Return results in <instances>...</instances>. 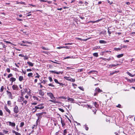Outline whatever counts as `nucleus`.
Wrapping results in <instances>:
<instances>
[{
    "instance_id": "32",
    "label": "nucleus",
    "mask_w": 135,
    "mask_h": 135,
    "mask_svg": "<svg viewBox=\"0 0 135 135\" xmlns=\"http://www.w3.org/2000/svg\"><path fill=\"white\" fill-rule=\"evenodd\" d=\"M127 73L128 75L131 77H133L134 76V75H132L129 72H127Z\"/></svg>"
},
{
    "instance_id": "15",
    "label": "nucleus",
    "mask_w": 135,
    "mask_h": 135,
    "mask_svg": "<svg viewBox=\"0 0 135 135\" xmlns=\"http://www.w3.org/2000/svg\"><path fill=\"white\" fill-rule=\"evenodd\" d=\"M16 79L13 77H11V78L9 80V81H11L12 83L13 82L15 81L16 80Z\"/></svg>"
},
{
    "instance_id": "35",
    "label": "nucleus",
    "mask_w": 135,
    "mask_h": 135,
    "mask_svg": "<svg viewBox=\"0 0 135 135\" xmlns=\"http://www.w3.org/2000/svg\"><path fill=\"white\" fill-rule=\"evenodd\" d=\"M4 89V87L3 86H2L0 89V92H2L3 91Z\"/></svg>"
},
{
    "instance_id": "46",
    "label": "nucleus",
    "mask_w": 135,
    "mask_h": 135,
    "mask_svg": "<svg viewBox=\"0 0 135 135\" xmlns=\"http://www.w3.org/2000/svg\"><path fill=\"white\" fill-rule=\"evenodd\" d=\"M48 78L50 82H51L53 81L51 77L49 76Z\"/></svg>"
},
{
    "instance_id": "59",
    "label": "nucleus",
    "mask_w": 135,
    "mask_h": 135,
    "mask_svg": "<svg viewBox=\"0 0 135 135\" xmlns=\"http://www.w3.org/2000/svg\"><path fill=\"white\" fill-rule=\"evenodd\" d=\"M6 70L7 72L8 73H10V70L9 68H8L6 69Z\"/></svg>"
},
{
    "instance_id": "49",
    "label": "nucleus",
    "mask_w": 135,
    "mask_h": 135,
    "mask_svg": "<svg viewBox=\"0 0 135 135\" xmlns=\"http://www.w3.org/2000/svg\"><path fill=\"white\" fill-rule=\"evenodd\" d=\"M116 107L119 108H122L121 105L119 104L117 105L116 106Z\"/></svg>"
},
{
    "instance_id": "23",
    "label": "nucleus",
    "mask_w": 135,
    "mask_h": 135,
    "mask_svg": "<svg viewBox=\"0 0 135 135\" xmlns=\"http://www.w3.org/2000/svg\"><path fill=\"white\" fill-rule=\"evenodd\" d=\"M0 44L2 45V46L3 48H4L5 49H6V47L7 46L5 45L2 42H0Z\"/></svg>"
},
{
    "instance_id": "18",
    "label": "nucleus",
    "mask_w": 135,
    "mask_h": 135,
    "mask_svg": "<svg viewBox=\"0 0 135 135\" xmlns=\"http://www.w3.org/2000/svg\"><path fill=\"white\" fill-rule=\"evenodd\" d=\"M99 42L101 44H105L107 43L106 41L104 40H100L99 41Z\"/></svg>"
},
{
    "instance_id": "33",
    "label": "nucleus",
    "mask_w": 135,
    "mask_h": 135,
    "mask_svg": "<svg viewBox=\"0 0 135 135\" xmlns=\"http://www.w3.org/2000/svg\"><path fill=\"white\" fill-rule=\"evenodd\" d=\"M41 48L43 50H49L50 49L48 48H46L44 46H42V47H41Z\"/></svg>"
},
{
    "instance_id": "55",
    "label": "nucleus",
    "mask_w": 135,
    "mask_h": 135,
    "mask_svg": "<svg viewBox=\"0 0 135 135\" xmlns=\"http://www.w3.org/2000/svg\"><path fill=\"white\" fill-rule=\"evenodd\" d=\"M41 52L42 53H44V54H47L48 52H47V51H41Z\"/></svg>"
},
{
    "instance_id": "30",
    "label": "nucleus",
    "mask_w": 135,
    "mask_h": 135,
    "mask_svg": "<svg viewBox=\"0 0 135 135\" xmlns=\"http://www.w3.org/2000/svg\"><path fill=\"white\" fill-rule=\"evenodd\" d=\"M7 104L9 106H11L12 104L11 101L10 100H8L7 101Z\"/></svg>"
},
{
    "instance_id": "47",
    "label": "nucleus",
    "mask_w": 135,
    "mask_h": 135,
    "mask_svg": "<svg viewBox=\"0 0 135 135\" xmlns=\"http://www.w3.org/2000/svg\"><path fill=\"white\" fill-rule=\"evenodd\" d=\"M59 84L61 85L62 86V87H64V85L65 86V84L64 83H59Z\"/></svg>"
},
{
    "instance_id": "22",
    "label": "nucleus",
    "mask_w": 135,
    "mask_h": 135,
    "mask_svg": "<svg viewBox=\"0 0 135 135\" xmlns=\"http://www.w3.org/2000/svg\"><path fill=\"white\" fill-rule=\"evenodd\" d=\"M61 123L62 124V127H64L65 125V123L64 121L63 120H62L61 118Z\"/></svg>"
},
{
    "instance_id": "8",
    "label": "nucleus",
    "mask_w": 135,
    "mask_h": 135,
    "mask_svg": "<svg viewBox=\"0 0 135 135\" xmlns=\"http://www.w3.org/2000/svg\"><path fill=\"white\" fill-rule=\"evenodd\" d=\"M43 113H39L38 114V119L37 120V122H38V120L40 121V120L42 118V116L43 115Z\"/></svg>"
},
{
    "instance_id": "1",
    "label": "nucleus",
    "mask_w": 135,
    "mask_h": 135,
    "mask_svg": "<svg viewBox=\"0 0 135 135\" xmlns=\"http://www.w3.org/2000/svg\"><path fill=\"white\" fill-rule=\"evenodd\" d=\"M47 95L51 99V100H49V101L53 103H58V102L56 101L55 98L52 93L51 92H47Z\"/></svg>"
},
{
    "instance_id": "13",
    "label": "nucleus",
    "mask_w": 135,
    "mask_h": 135,
    "mask_svg": "<svg viewBox=\"0 0 135 135\" xmlns=\"http://www.w3.org/2000/svg\"><path fill=\"white\" fill-rule=\"evenodd\" d=\"M69 102H71V103H74L75 101V100L74 99L70 98L69 97H68L67 98Z\"/></svg>"
},
{
    "instance_id": "19",
    "label": "nucleus",
    "mask_w": 135,
    "mask_h": 135,
    "mask_svg": "<svg viewBox=\"0 0 135 135\" xmlns=\"http://www.w3.org/2000/svg\"><path fill=\"white\" fill-rule=\"evenodd\" d=\"M126 79L130 83H132L133 81L134 80L133 79H128L127 78H126Z\"/></svg>"
},
{
    "instance_id": "24",
    "label": "nucleus",
    "mask_w": 135,
    "mask_h": 135,
    "mask_svg": "<svg viewBox=\"0 0 135 135\" xmlns=\"http://www.w3.org/2000/svg\"><path fill=\"white\" fill-rule=\"evenodd\" d=\"M37 124H38V122H37V121H36V124H34L33 125L32 127V129H34V128H36V127H37Z\"/></svg>"
},
{
    "instance_id": "10",
    "label": "nucleus",
    "mask_w": 135,
    "mask_h": 135,
    "mask_svg": "<svg viewBox=\"0 0 135 135\" xmlns=\"http://www.w3.org/2000/svg\"><path fill=\"white\" fill-rule=\"evenodd\" d=\"M12 88L13 90H18V87L16 85H13L12 86Z\"/></svg>"
},
{
    "instance_id": "63",
    "label": "nucleus",
    "mask_w": 135,
    "mask_h": 135,
    "mask_svg": "<svg viewBox=\"0 0 135 135\" xmlns=\"http://www.w3.org/2000/svg\"><path fill=\"white\" fill-rule=\"evenodd\" d=\"M22 99H21V97L20 98L18 99V102H21L22 101Z\"/></svg>"
},
{
    "instance_id": "36",
    "label": "nucleus",
    "mask_w": 135,
    "mask_h": 135,
    "mask_svg": "<svg viewBox=\"0 0 135 135\" xmlns=\"http://www.w3.org/2000/svg\"><path fill=\"white\" fill-rule=\"evenodd\" d=\"M95 72H97V71L95 70H93L90 71V72L88 73V74H90L92 73H95Z\"/></svg>"
},
{
    "instance_id": "42",
    "label": "nucleus",
    "mask_w": 135,
    "mask_h": 135,
    "mask_svg": "<svg viewBox=\"0 0 135 135\" xmlns=\"http://www.w3.org/2000/svg\"><path fill=\"white\" fill-rule=\"evenodd\" d=\"M36 74L37 75L35 77L36 78H39L40 76V75H39L37 73H36Z\"/></svg>"
},
{
    "instance_id": "38",
    "label": "nucleus",
    "mask_w": 135,
    "mask_h": 135,
    "mask_svg": "<svg viewBox=\"0 0 135 135\" xmlns=\"http://www.w3.org/2000/svg\"><path fill=\"white\" fill-rule=\"evenodd\" d=\"M93 55L95 57H97L98 56V53H94L93 54Z\"/></svg>"
},
{
    "instance_id": "31",
    "label": "nucleus",
    "mask_w": 135,
    "mask_h": 135,
    "mask_svg": "<svg viewBox=\"0 0 135 135\" xmlns=\"http://www.w3.org/2000/svg\"><path fill=\"white\" fill-rule=\"evenodd\" d=\"M33 73H30L28 74L27 76L29 77H33Z\"/></svg>"
},
{
    "instance_id": "25",
    "label": "nucleus",
    "mask_w": 135,
    "mask_h": 135,
    "mask_svg": "<svg viewBox=\"0 0 135 135\" xmlns=\"http://www.w3.org/2000/svg\"><path fill=\"white\" fill-rule=\"evenodd\" d=\"M119 72V71H114L112 73H111L110 74V75H113L117 73H118Z\"/></svg>"
},
{
    "instance_id": "62",
    "label": "nucleus",
    "mask_w": 135,
    "mask_h": 135,
    "mask_svg": "<svg viewBox=\"0 0 135 135\" xmlns=\"http://www.w3.org/2000/svg\"><path fill=\"white\" fill-rule=\"evenodd\" d=\"M83 69H78V71L80 72H81L83 71Z\"/></svg>"
},
{
    "instance_id": "56",
    "label": "nucleus",
    "mask_w": 135,
    "mask_h": 135,
    "mask_svg": "<svg viewBox=\"0 0 135 135\" xmlns=\"http://www.w3.org/2000/svg\"><path fill=\"white\" fill-rule=\"evenodd\" d=\"M20 4H23L24 5H26V3L25 2H24L21 1V2H20Z\"/></svg>"
},
{
    "instance_id": "57",
    "label": "nucleus",
    "mask_w": 135,
    "mask_h": 135,
    "mask_svg": "<svg viewBox=\"0 0 135 135\" xmlns=\"http://www.w3.org/2000/svg\"><path fill=\"white\" fill-rule=\"evenodd\" d=\"M71 80H70V81H71L72 82H74L75 81V80L74 79H73L71 78Z\"/></svg>"
},
{
    "instance_id": "37",
    "label": "nucleus",
    "mask_w": 135,
    "mask_h": 135,
    "mask_svg": "<svg viewBox=\"0 0 135 135\" xmlns=\"http://www.w3.org/2000/svg\"><path fill=\"white\" fill-rule=\"evenodd\" d=\"M47 82V80H44L41 82V83L44 84H46Z\"/></svg>"
},
{
    "instance_id": "41",
    "label": "nucleus",
    "mask_w": 135,
    "mask_h": 135,
    "mask_svg": "<svg viewBox=\"0 0 135 135\" xmlns=\"http://www.w3.org/2000/svg\"><path fill=\"white\" fill-rule=\"evenodd\" d=\"M28 88V89L29 91H27V93L28 94H30L31 93V90L30 89H29L28 88Z\"/></svg>"
},
{
    "instance_id": "43",
    "label": "nucleus",
    "mask_w": 135,
    "mask_h": 135,
    "mask_svg": "<svg viewBox=\"0 0 135 135\" xmlns=\"http://www.w3.org/2000/svg\"><path fill=\"white\" fill-rule=\"evenodd\" d=\"M13 76V75L12 74L10 73L8 74V76L7 77L8 78H9L10 77H12Z\"/></svg>"
},
{
    "instance_id": "64",
    "label": "nucleus",
    "mask_w": 135,
    "mask_h": 135,
    "mask_svg": "<svg viewBox=\"0 0 135 135\" xmlns=\"http://www.w3.org/2000/svg\"><path fill=\"white\" fill-rule=\"evenodd\" d=\"M63 48V46H60L58 47H57V49H61Z\"/></svg>"
},
{
    "instance_id": "53",
    "label": "nucleus",
    "mask_w": 135,
    "mask_h": 135,
    "mask_svg": "<svg viewBox=\"0 0 135 135\" xmlns=\"http://www.w3.org/2000/svg\"><path fill=\"white\" fill-rule=\"evenodd\" d=\"M73 44V43H65L64 44L65 45H72Z\"/></svg>"
},
{
    "instance_id": "54",
    "label": "nucleus",
    "mask_w": 135,
    "mask_h": 135,
    "mask_svg": "<svg viewBox=\"0 0 135 135\" xmlns=\"http://www.w3.org/2000/svg\"><path fill=\"white\" fill-rule=\"evenodd\" d=\"M37 104V103L36 102H35L33 103H31V105H36Z\"/></svg>"
},
{
    "instance_id": "39",
    "label": "nucleus",
    "mask_w": 135,
    "mask_h": 135,
    "mask_svg": "<svg viewBox=\"0 0 135 135\" xmlns=\"http://www.w3.org/2000/svg\"><path fill=\"white\" fill-rule=\"evenodd\" d=\"M67 133V130L66 129H65L64 130L63 133V135H66Z\"/></svg>"
},
{
    "instance_id": "26",
    "label": "nucleus",
    "mask_w": 135,
    "mask_h": 135,
    "mask_svg": "<svg viewBox=\"0 0 135 135\" xmlns=\"http://www.w3.org/2000/svg\"><path fill=\"white\" fill-rule=\"evenodd\" d=\"M23 79V77L22 76H20L19 77V80L20 81H21Z\"/></svg>"
},
{
    "instance_id": "45",
    "label": "nucleus",
    "mask_w": 135,
    "mask_h": 135,
    "mask_svg": "<svg viewBox=\"0 0 135 135\" xmlns=\"http://www.w3.org/2000/svg\"><path fill=\"white\" fill-rule=\"evenodd\" d=\"M54 81L55 83H56L57 84H59V82L58 81L57 79H54Z\"/></svg>"
},
{
    "instance_id": "6",
    "label": "nucleus",
    "mask_w": 135,
    "mask_h": 135,
    "mask_svg": "<svg viewBox=\"0 0 135 135\" xmlns=\"http://www.w3.org/2000/svg\"><path fill=\"white\" fill-rule=\"evenodd\" d=\"M39 94L40 95V96H38V97L41 98L43 97L44 95V91L41 90H38Z\"/></svg>"
},
{
    "instance_id": "16",
    "label": "nucleus",
    "mask_w": 135,
    "mask_h": 135,
    "mask_svg": "<svg viewBox=\"0 0 135 135\" xmlns=\"http://www.w3.org/2000/svg\"><path fill=\"white\" fill-rule=\"evenodd\" d=\"M71 78L70 77H67L66 76H65L64 77V78L65 79H66V80H67L68 81H70V80H71Z\"/></svg>"
},
{
    "instance_id": "29",
    "label": "nucleus",
    "mask_w": 135,
    "mask_h": 135,
    "mask_svg": "<svg viewBox=\"0 0 135 135\" xmlns=\"http://www.w3.org/2000/svg\"><path fill=\"white\" fill-rule=\"evenodd\" d=\"M21 32H22L23 33L24 35H27L28 34L26 31H24V30H20Z\"/></svg>"
},
{
    "instance_id": "14",
    "label": "nucleus",
    "mask_w": 135,
    "mask_h": 135,
    "mask_svg": "<svg viewBox=\"0 0 135 135\" xmlns=\"http://www.w3.org/2000/svg\"><path fill=\"white\" fill-rule=\"evenodd\" d=\"M95 91H97L98 93H100L102 91V90H100L99 88H97L95 89Z\"/></svg>"
},
{
    "instance_id": "12",
    "label": "nucleus",
    "mask_w": 135,
    "mask_h": 135,
    "mask_svg": "<svg viewBox=\"0 0 135 135\" xmlns=\"http://www.w3.org/2000/svg\"><path fill=\"white\" fill-rule=\"evenodd\" d=\"M50 72L52 73H55L57 74H62L63 73V72H57L52 70L50 71Z\"/></svg>"
},
{
    "instance_id": "44",
    "label": "nucleus",
    "mask_w": 135,
    "mask_h": 135,
    "mask_svg": "<svg viewBox=\"0 0 135 135\" xmlns=\"http://www.w3.org/2000/svg\"><path fill=\"white\" fill-rule=\"evenodd\" d=\"M33 97L35 100H38V98L37 97L35 96H33Z\"/></svg>"
},
{
    "instance_id": "50",
    "label": "nucleus",
    "mask_w": 135,
    "mask_h": 135,
    "mask_svg": "<svg viewBox=\"0 0 135 135\" xmlns=\"http://www.w3.org/2000/svg\"><path fill=\"white\" fill-rule=\"evenodd\" d=\"M23 102L25 105L27 103V101L26 100H25L24 101H23Z\"/></svg>"
},
{
    "instance_id": "20",
    "label": "nucleus",
    "mask_w": 135,
    "mask_h": 135,
    "mask_svg": "<svg viewBox=\"0 0 135 135\" xmlns=\"http://www.w3.org/2000/svg\"><path fill=\"white\" fill-rule=\"evenodd\" d=\"M27 63L30 66L32 67L33 66V64L31 62H27Z\"/></svg>"
},
{
    "instance_id": "3",
    "label": "nucleus",
    "mask_w": 135,
    "mask_h": 135,
    "mask_svg": "<svg viewBox=\"0 0 135 135\" xmlns=\"http://www.w3.org/2000/svg\"><path fill=\"white\" fill-rule=\"evenodd\" d=\"M13 111L15 113L17 114L19 112V110L18 106L17 105H15L13 108Z\"/></svg>"
},
{
    "instance_id": "7",
    "label": "nucleus",
    "mask_w": 135,
    "mask_h": 135,
    "mask_svg": "<svg viewBox=\"0 0 135 135\" xmlns=\"http://www.w3.org/2000/svg\"><path fill=\"white\" fill-rule=\"evenodd\" d=\"M113 28H111V27H108V33L109 34V36H110V34L112 33V32L113 31H112V30H113Z\"/></svg>"
},
{
    "instance_id": "48",
    "label": "nucleus",
    "mask_w": 135,
    "mask_h": 135,
    "mask_svg": "<svg viewBox=\"0 0 135 135\" xmlns=\"http://www.w3.org/2000/svg\"><path fill=\"white\" fill-rule=\"evenodd\" d=\"M114 50H116V51H118V50H120L121 49H120V48H114Z\"/></svg>"
},
{
    "instance_id": "9",
    "label": "nucleus",
    "mask_w": 135,
    "mask_h": 135,
    "mask_svg": "<svg viewBox=\"0 0 135 135\" xmlns=\"http://www.w3.org/2000/svg\"><path fill=\"white\" fill-rule=\"evenodd\" d=\"M4 109L6 110V112H7L9 114H11V111L8 108L6 105H4Z\"/></svg>"
},
{
    "instance_id": "2",
    "label": "nucleus",
    "mask_w": 135,
    "mask_h": 135,
    "mask_svg": "<svg viewBox=\"0 0 135 135\" xmlns=\"http://www.w3.org/2000/svg\"><path fill=\"white\" fill-rule=\"evenodd\" d=\"M44 104L42 103L36 106H35V108L33 109V110L35 109V111H33V112H36L37 109L42 110L44 108Z\"/></svg>"
},
{
    "instance_id": "5",
    "label": "nucleus",
    "mask_w": 135,
    "mask_h": 135,
    "mask_svg": "<svg viewBox=\"0 0 135 135\" xmlns=\"http://www.w3.org/2000/svg\"><path fill=\"white\" fill-rule=\"evenodd\" d=\"M8 97L9 98L11 99H13V96L11 92L8 90L6 91Z\"/></svg>"
},
{
    "instance_id": "58",
    "label": "nucleus",
    "mask_w": 135,
    "mask_h": 135,
    "mask_svg": "<svg viewBox=\"0 0 135 135\" xmlns=\"http://www.w3.org/2000/svg\"><path fill=\"white\" fill-rule=\"evenodd\" d=\"M63 48H66V49H69V47L67 46H63Z\"/></svg>"
},
{
    "instance_id": "28",
    "label": "nucleus",
    "mask_w": 135,
    "mask_h": 135,
    "mask_svg": "<svg viewBox=\"0 0 135 135\" xmlns=\"http://www.w3.org/2000/svg\"><path fill=\"white\" fill-rule=\"evenodd\" d=\"M123 55H124L123 54H120L118 55L117 56V58H120V57H123Z\"/></svg>"
},
{
    "instance_id": "27",
    "label": "nucleus",
    "mask_w": 135,
    "mask_h": 135,
    "mask_svg": "<svg viewBox=\"0 0 135 135\" xmlns=\"http://www.w3.org/2000/svg\"><path fill=\"white\" fill-rule=\"evenodd\" d=\"M24 125L25 124L24 122H21L20 123V127L22 128Z\"/></svg>"
},
{
    "instance_id": "11",
    "label": "nucleus",
    "mask_w": 135,
    "mask_h": 135,
    "mask_svg": "<svg viewBox=\"0 0 135 135\" xmlns=\"http://www.w3.org/2000/svg\"><path fill=\"white\" fill-rule=\"evenodd\" d=\"M7 123L9 124V125L11 126L12 127H15V126L16 124L15 123L12 122H8Z\"/></svg>"
},
{
    "instance_id": "61",
    "label": "nucleus",
    "mask_w": 135,
    "mask_h": 135,
    "mask_svg": "<svg viewBox=\"0 0 135 135\" xmlns=\"http://www.w3.org/2000/svg\"><path fill=\"white\" fill-rule=\"evenodd\" d=\"M60 98H62L63 99H66V98L64 96H61L60 97H59Z\"/></svg>"
},
{
    "instance_id": "17",
    "label": "nucleus",
    "mask_w": 135,
    "mask_h": 135,
    "mask_svg": "<svg viewBox=\"0 0 135 135\" xmlns=\"http://www.w3.org/2000/svg\"><path fill=\"white\" fill-rule=\"evenodd\" d=\"M93 104L95 108H98L99 107V105L98 104H97V102H95L94 103H93Z\"/></svg>"
},
{
    "instance_id": "4",
    "label": "nucleus",
    "mask_w": 135,
    "mask_h": 135,
    "mask_svg": "<svg viewBox=\"0 0 135 135\" xmlns=\"http://www.w3.org/2000/svg\"><path fill=\"white\" fill-rule=\"evenodd\" d=\"M27 90L28 88H23V89L21 90V95L23 96V95L25 94L26 93H27Z\"/></svg>"
},
{
    "instance_id": "21",
    "label": "nucleus",
    "mask_w": 135,
    "mask_h": 135,
    "mask_svg": "<svg viewBox=\"0 0 135 135\" xmlns=\"http://www.w3.org/2000/svg\"><path fill=\"white\" fill-rule=\"evenodd\" d=\"M40 1L41 2H47L49 4H51L52 3V1H45L44 0H40Z\"/></svg>"
},
{
    "instance_id": "52",
    "label": "nucleus",
    "mask_w": 135,
    "mask_h": 135,
    "mask_svg": "<svg viewBox=\"0 0 135 135\" xmlns=\"http://www.w3.org/2000/svg\"><path fill=\"white\" fill-rule=\"evenodd\" d=\"M48 85L49 86H51L53 87H54L55 86L54 85L52 84L51 83L49 84Z\"/></svg>"
},
{
    "instance_id": "34",
    "label": "nucleus",
    "mask_w": 135,
    "mask_h": 135,
    "mask_svg": "<svg viewBox=\"0 0 135 135\" xmlns=\"http://www.w3.org/2000/svg\"><path fill=\"white\" fill-rule=\"evenodd\" d=\"M3 132L5 134H9L8 131L4 130H3Z\"/></svg>"
},
{
    "instance_id": "40",
    "label": "nucleus",
    "mask_w": 135,
    "mask_h": 135,
    "mask_svg": "<svg viewBox=\"0 0 135 135\" xmlns=\"http://www.w3.org/2000/svg\"><path fill=\"white\" fill-rule=\"evenodd\" d=\"M78 88H79V89H80L81 90L83 91H84V88L82 86H79L78 87Z\"/></svg>"
},
{
    "instance_id": "60",
    "label": "nucleus",
    "mask_w": 135,
    "mask_h": 135,
    "mask_svg": "<svg viewBox=\"0 0 135 135\" xmlns=\"http://www.w3.org/2000/svg\"><path fill=\"white\" fill-rule=\"evenodd\" d=\"M3 115V113L1 110H0V115L2 116Z\"/></svg>"
},
{
    "instance_id": "51",
    "label": "nucleus",
    "mask_w": 135,
    "mask_h": 135,
    "mask_svg": "<svg viewBox=\"0 0 135 135\" xmlns=\"http://www.w3.org/2000/svg\"><path fill=\"white\" fill-rule=\"evenodd\" d=\"M59 110L61 112H64V110L62 109L61 108H59Z\"/></svg>"
}]
</instances>
